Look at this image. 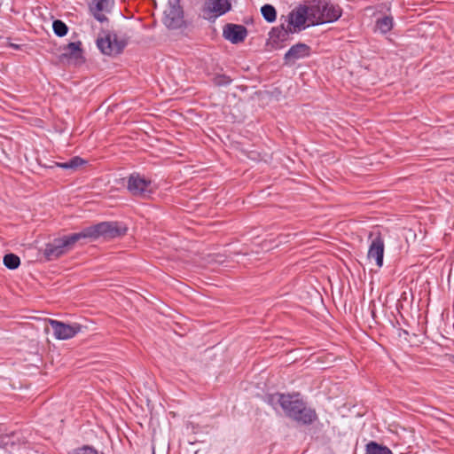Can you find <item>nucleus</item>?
Segmentation results:
<instances>
[{"label":"nucleus","mask_w":454,"mask_h":454,"mask_svg":"<svg viewBox=\"0 0 454 454\" xmlns=\"http://www.w3.org/2000/svg\"><path fill=\"white\" fill-rule=\"evenodd\" d=\"M271 400H276L286 416L299 424L310 425L317 419L315 410L308 407L298 394H278L272 395Z\"/></svg>","instance_id":"1"},{"label":"nucleus","mask_w":454,"mask_h":454,"mask_svg":"<svg viewBox=\"0 0 454 454\" xmlns=\"http://www.w3.org/2000/svg\"><path fill=\"white\" fill-rule=\"evenodd\" d=\"M313 17L312 5L299 4L288 15L281 16L280 20L289 27V32L298 33L310 25H317L316 21H313Z\"/></svg>","instance_id":"2"},{"label":"nucleus","mask_w":454,"mask_h":454,"mask_svg":"<svg viewBox=\"0 0 454 454\" xmlns=\"http://www.w3.org/2000/svg\"><path fill=\"white\" fill-rule=\"evenodd\" d=\"M127 229L116 222H102L80 231L82 239H114L125 234Z\"/></svg>","instance_id":"3"},{"label":"nucleus","mask_w":454,"mask_h":454,"mask_svg":"<svg viewBox=\"0 0 454 454\" xmlns=\"http://www.w3.org/2000/svg\"><path fill=\"white\" fill-rule=\"evenodd\" d=\"M81 239L80 232L55 239L46 245L44 255L50 261L55 260L70 251L74 244Z\"/></svg>","instance_id":"4"},{"label":"nucleus","mask_w":454,"mask_h":454,"mask_svg":"<svg viewBox=\"0 0 454 454\" xmlns=\"http://www.w3.org/2000/svg\"><path fill=\"white\" fill-rule=\"evenodd\" d=\"M127 188L133 196L146 199L154 192L156 185L150 178L133 173L128 177Z\"/></svg>","instance_id":"5"},{"label":"nucleus","mask_w":454,"mask_h":454,"mask_svg":"<svg viewBox=\"0 0 454 454\" xmlns=\"http://www.w3.org/2000/svg\"><path fill=\"white\" fill-rule=\"evenodd\" d=\"M312 12H314L313 21L317 24L326 22H333L337 20L342 13L341 8L335 4L320 1L312 4Z\"/></svg>","instance_id":"6"},{"label":"nucleus","mask_w":454,"mask_h":454,"mask_svg":"<svg viewBox=\"0 0 454 454\" xmlns=\"http://www.w3.org/2000/svg\"><path fill=\"white\" fill-rule=\"evenodd\" d=\"M370 242L367 258L375 261V264L380 268L383 266L385 242L381 232L379 230L370 231L368 235Z\"/></svg>","instance_id":"7"},{"label":"nucleus","mask_w":454,"mask_h":454,"mask_svg":"<svg viewBox=\"0 0 454 454\" xmlns=\"http://www.w3.org/2000/svg\"><path fill=\"white\" fill-rule=\"evenodd\" d=\"M162 21L164 25L170 29H176L182 26L184 15L179 0L168 1V4L163 12Z\"/></svg>","instance_id":"8"},{"label":"nucleus","mask_w":454,"mask_h":454,"mask_svg":"<svg viewBox=\"0 0 454 454\" xmlns=\"http://www.w3.org/2000/svg\"><path fill=\"white\" fill-rule=\"evenodd\" d=\"M231 8L229 0H206L201 13L204 19L215 21L218 17L228 12Z\"/></svg>","instance_id":"9"},{"label":"nucleus","mask_w":454,"mask_h":454,"mask_svg":"<svg viewBox=\"0 0 454 454\" xmlns=\"http://www.w3.org/2000/svg\"><path fill=\"white\" fill-rule=\"evenodd\" d=\"M126 43L123 39L119 38L116 34H106L104 36L98 37L97 46L105 55L119 54L125 47Z\"/></svg>","instance_id":"10"},{"label":"nucleus","mask_w":454,"mask_h":454,"mask_svg":"<svg viewBox=\"0 0 454 454\" xmlns=\"http://www.w3.org/2000/svg\"><path fill=\"white\" fill-rule=\"evenodd\" d=\"M49 324L51 325L54 336L58 340L71 339L81 331V326L77 324L68 325L54 319H49Z\"/></svg>","instance_id":"11"},{"label":"nucleus","mask_w":454,"mask_h":454,"mask_svg":"<svg viewBox=\"0 0 454 454\" xmlns=\"http://www.w3.org/2000/svg\"><path fill=\"white\" fill-rule=\"evenodd\" d=\"M223 35L231 43H239L246 39L247 30L242 25L227 24L223 27Z\"/></svg>","instance_id":"12"},{"label":"nucleus","mask_w":454,"mask_h":454,"mask_svg":"<svg viewBox=\"0 0 454 454\" xmlns=\"http://www.w3.org/2000/svg\"><path fill=\"white\" fill-rule=\"evenodd\" d=\"M281 21L278 27H273L270 32V40L275 48H281L282 43L289 40L290 35L295 34L289 32V27L283 20Z\"/></svg>","instance_id":"13"},{"label":"nucleus","mask_w":454,"mask_h":454,"mask_svg":"<svg viewBox=\"0 0 454 454\" xmlns=\"http://www.w3.org/2000/svg\"><path fill=\"white\" fill-rule=\"evenodd\" d=\"M114 0H93L90 5V12L94 18L99 22H104L107 19L106 13H109L114 6Z\"/></svg>","instance_id":"14"},{"label":"nucleus","mask_w":454,"mask_h":454,"mask_svg":"<svg viewBox=\"0 0 454 454\" xmlns=\"http://www.w3.org/2000/svg\"><path fill=\"white\" fill-rule=\"evenodd\" d=\"M311 49L309 45L299 43L293 45L285 54L286 62H294L298 59L307 58L310 55Z\"/></svg>","instance_id":"15"},{"label":"nucleus","mask_w":454,"mask_h":454,"mask_svg":"<svg viewBox=\"0 0 454 454\" xmlns=\"http://www.w3.org/2000/svg\"><path fill=\"white\" fill-rule=\"evenodd\" d=\"M85 163L86 161L83 159L75 156L66 162H56L55 165L69 172H75L76 170L79 169L80 167L83 166Z\"/></svg>","instance_id":"16"},{"label":"nucleus","mask_w":454,"mask_h":454,"mask_svg":"<svg viewBox=\"0 0 454 454\" xmlns=\"http://www.w3.org/2000/svg\"><path fill=\"white\" fill-rule=\"evenodd\" d=\"M365 453L366 454H393L392 450L382 444H380L376 442H370L365 446Z\"/></svg>","instance_id":"17"},{"label":"nucleus","mask_w":454,"mask_h":454,"mask_svg":"<svg viewBox=\"0 0 454 454\" xmlns=\"http://www.w3.org/2000/svg\"><path fill=\"white\" fill-rule=\"evenodd\" d=\"M393 18L391 16H384L380 19H378L376 21V28L381 34H387L393 27Z\"/></svg>","instance_id":"18"},{"label":"nucleus","mask_w":454,"mask_h":454,"mask_svg":"<svg viewBox=\"0 0 454 454\" xmlns=\"http://www.w3.org/2000/svg\"><path fill=\"white\" fill-rule=\"evenodd\" d=\"M65 55L74 59L82 58L81 43H69L65 49Z\"/></svg>","instance_id":"19"},{"label":"nucleus","mask_w":454,"mask_h":454,"mask_svg":"<svg viewBox=\"0 0 454 454\" xmlns=\"http://www.w3.org/2000/svg\"><path fill=\"white\" fill-rule=\"evenodd\" d=\"M261 12L264 20L268 22H274L277 19L276 9L270 4H264L261 8Z\"/></svg>","instance_id":"20"},{"label":"nucleus","mask_w":454,"mask_h":454,"mask_svg":"<svg viewBox=\"0 0 454 454\" xmlns=\"http://www.w3.org/2000/svg\"><path fill=\"white\" fill-rule=\"evenodd\" d=\"M20 257L14 254H8L4 257V264L10 270H15L20 266Z\"/></svg>","instance_id":"21"},{"label":"nucleus","mask_w":454,"mask_h":454,"mask_svg":"<svg viewBox=\"0 0 454 454\" xmlns=\"http://www.w3.org/2000/svg\"><path fill=\"white\" fill-rule=\"evenodd\" d=\"M52 28L54 33L60 37L66 35L68 30L67 26L59 20L53 21Z\"/></svg>","instance_id":"22"},{"label":"nucleus","mask_w":454,"mask_h":454,"mask_svg":"<svg viewBox=\"0 0 454 454\" xmlns=\"http://www.w3.org/2000/svg\"><path fill=\"white\" fill-rule=\"evenodd\" d=\"M72 454H98V450L91 446L84 445L73 450Z\"/></svg>","instance_id":"23"},{"label":"nucleus","mask_w":454,"mask_h":454,"mask_svg":"<svg viewBox=\"0 0 454 454\" xmlns=\"http://www.w3.org/2000/svg\"><path fill=\"white\" fill-rule=\"evenodd\" d=\"M231 82V79L224 74H220L215 77L214 83L217 86H226Z\"/></svg>","instance_id":"24"}]
</instances>
